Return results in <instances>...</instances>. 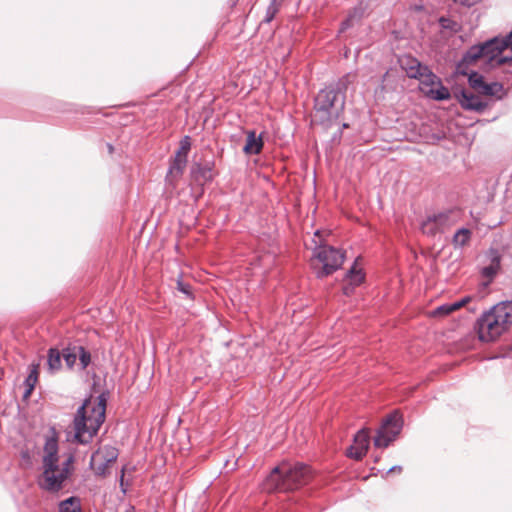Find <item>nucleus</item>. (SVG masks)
Listing matches in <instances>:
<instances>
[{"instance_id":"f257e3e1","label":"nucleus","mask_w":512,"mask_h":512,"mask_svg":"<svg viewBox=\"0 0 512 512\" xmlns=\"http://www.w3.org/2000/svg\"><path fill=\"white\" fill-rule=\"evenodd\" d=\"M73 462L74 457L72 455L60 460L57 439L53 436L48 438L43 451V472L39 478L40 487L49 492L61 490L73 473Z\"/></svg>"},{"instance_id":"f03ea898","label":"nucleus","mask_w":512,"mask_h":512,"mask_svg":"<svg viewBox=\"0 0 512 512\" xmlns=\"http://www.w3.org/2000/svg\"><path fill=\"white\" fill-rule=\"evenodd\" d=\"M312 477L310 466L299 462H282L267 476L263 488L269 493L290 492L308 484Z\"/></svg>"},{"instance_id":"7ed1b4c3","label":"nucleus","mask_w":512,"mask_h":512,"mask_svg":"<svg viewBox=\"0 0 512 512\" xmlns=\"http://www.w3.org/2000/svg\"><path fill=\"white\" fill-rule=\"evenodd\" d=\"M106 400L103 395L86 400L74 419L75 437L80 443H88L105 420Z\"/></svg>"},{"instance_id":"20e7f679","label":"nucleus","mask_w":512,"mask_h":512,"mask_svg":"<svg viewBox=\"0 0 512 512\" xmlns=\"http://www.w3.org/2000/svg\"><path fill=\"white\" fill-rule=\"evenodd\" d=\"M512 324V302L504 301L484 312L477 320L479 339L491 342L504 333Z\"/></svg>"},{"instance_id":"39448f33","label":"nucleus","mask_w":512,"mask_h":512,"mask_svg":"<svg viewBox=\"0 0 512 512\" xmlns=\"http://www.w3.org/2000/svg\"><path fill=\"white\" fill-rule=\"evenodd\" d=\"M345 259L342 250L329 245H320L315 248L312 266L318 278L326 277L341 268Z\"/></svg>"},{"instance_id":"423d86ee","label":"nucleus","mask_w":512,"mask_h":512,"mask_svg":"<svg viewBox=\"0 0 512 512\" xmlns=\"http://www.w3.org/2000/svg\"><path fill=\"white\" fill-rule=\"evenodd\" d=\"M402 416L393 412L383 421L374 438V445L378 448H386L395 440L402 429Z\"/></svg>"},{"instance_id":"0eeeda50","label":"nucleus","mask_w":512,"mask_h":512,"mask_svg":"<svg viewBox=\"0 0 512 512\" xmlns=\"http://www.w3.org/2000/svg\"><path fill=\"white\" fill-rule=\"evenodd\" d=\"M118 457V451L112 446H102L96 450L90 460L91 469L97 475H105L108 468Z\"/></svg>"},{"instance_id":"6e6552de","label":"nucleus","mask_w":512,"mask_h":512,"mask_svg":"<svg viewBox=\"0 0 512 512\" xmlns=\"http://www.w3.org/2000/svg\"><path fill=\"white\" fill-rule=\"evenodd\" d=\"M419 81L420 91L430 99L441 101L448 100L451 97L450 91L447 87H439V89H428L430 81H435L436 75L426 66V71H422L419 77H416Z\"/></svg>"},{"instance_id":"1a4fd4ad","label":"nucleus","mask_w":512,"mask_h":512,"mask_svg":"<svg viewBox=\"0 0 512 512\" xmlns=\"http://www.w3.org/2000/svg\"><path fill=\"white\" fill-rule=\"evenodd\" d=\"M450 225V214L439 213L428 216L427 219L422 222L421 230L426 235L434 236L437 233L444 232Z\"/></svg>"},{"instance_id":"9d476101","label":"nucleus","mask_w":512,"mask_h":512,"mask_svg":"<svg viewBox=\"0 0 512 512\" xmlns=\"http://www.w3.org/2000/svg\"><path fill=\"white\" fill-rule=\"evenodd\" d=\"M369 444V431L366 429L359 430L354 436L352 445L347 449V456L357 461L361 460L367 454Z\"/></svg>"},{"instance_id":"9b49d317","label":"nucleus","mask_w":512,"mask_h":512,"mask_svg":"<svg viewBox=\"0 0 512 512\" xmlns=\"http://www.w3.org/2000/svg\"><path fill=\"white\" fill-rule=\"evenodd\" d=\"M336 98L337 92L334 89L326 88L320 90L315 98V109L317 111L326 113L328 116H331Z\"/></svg>"},{"instance_id":"f8f14e48","label":"nucleus","mask_w":512,"mask_h":512,"mask_svg":"<svg viewBox=\"0 0 512 512\" xmlns=\"http://www.w3.org/2000/svg\"><path fill=\"white\" fill-rule=\"evenodd\" d=\"M365 280V273L361 268H357L356 263L347 272L345 277V285L343 286V293L349 296L353 293L355 287L362 284Z\"/></svg>"},{"instance_id":"ddd939ff","label":"nucleus","mask_w":512,"mask_h":512,"mask_svg":"<svg viewBox=\"0 0 512 512\" xmlns=\"http://www.w3.org/2000/svg\"><path fill=\"white\" fill-rule=\"evenodd\" d=\"M490 263L480 271L481 276L486 279L485 285H489L498 274L501 267V256L497 250H491L489 253Z\"/></svg>"},{"instance_id":"4468645a","label":"nucleus","mask_w":512,"mask_h":512,"mask_svg":"<svg viewBox=\"0 0 512 512\" xmlns=\"http://www.w3.org/2000/svg\"><path fill=\"white\" fill-rule=\"evenodd\" d=\"M401 68L406 72L409 78L419 77L422 71H426V65H423L418 59L406 55L399 60Z\"/></svg>"},{"instance_id":"2eb2a0df","label":"nucleus","mask_w":512,"mask_h":512,"mask_svg":"<svg viewBox=\"0 0 512 512\" xmlns=\"http://www.w3.org/2000/svg\"><path fill=\"white\" fill-rule=\"evenodd\" d=\"M470 301H471V297L466 296V297H463L462 299H460L458 301H455V302H452V303H445L443 305L438 306L434 310H432L430 312V315L432 317H435V318L436 317L448 316V315L452 314L453 312H455V311L461 309L462 307H464Z\"/></svg>"},{"instance_id":"dca6fc26","label":"nucleus","mask_w":512,"mask_h":512,"mask_svg":"<svg viewBox=\"0 0 512 512\" xmlns=\"http://www.w3.org/2000/svg\"><path fill=\"white\" fill-rule=\"evenodd\" d=\"M459 102L464 109L477 112H482L487 107V103L483 102L479 96L466 91L461 92Z\"/></svg>"},{"instance_id":"f3484780","label":"nucleus","mask_w":512,"mask_h":512,"mask_svg":"<svg viewBox=\"0 0 512 512\" xmlns=\"http://www.w3.org/2000/svg\"><path fill=\"white\" fill-rule=\"evenodd\" d=\"M246 135V144L243 147L244 153L248 155L260 154L264 145L262 135H257L254 130L247 131Z\"/></svg>"},{"instance_id":"a211bd4d","label":"nucleus","mask_w":512,"mask_h":512,"mask_svg":"<svg viewBox=\"0 0 512 512\" xmlns=\"http://www.w3.org/2000/svg\"><path fill=\"white\" fill-rule=\"evenodd\" d=\"M187 160L188 158L175 154L173 160L170 163L167 179L173 181L174 179L177 180L180 178L187 165Z\"/></svg>"},{"instance_id":"6ab92c4d","label":"nucleus","mask_w":512,"mask_h":512,"mask_svg":"<svg viewBox=\"0 0 512 512\" xmlns=\"http://www.w3.org/2000/svg\"><path fill=\"white\" fill-rule=\"evenodd\" d=\"M488 42H494L495 44L487 49H485L484 57L489 60H497L502 63L503 58H500L502 52L506 50V44L501 42V39L494 38L489 40Z\"/></svg>"},{"instance_id":"aec40b11","label":"nucleus","mask_w":512,"mask_h":512,"mask_svg":"<svg viewBox=\"0 0 512 512\" xmlns=\"http://www.w3.org/2000/svg\"><path fill=\"white\" fill-rule=\"evenodd\" d=\"M494 42H485L480 45H474L469 48L464 56V60L467 62H474L482 57H484L485 49L493 46Z\"/></svg>"},{"instance_id":"412c9836","label":"nucleus","mask_w":512,"mask_h":512,"mask_svg":"<svg viewBox=\"0 0 512 512\" xmlns=\"http://www.w3.org/2000/svg\"><path fill=\"white\" fill-rule=\"evenodd\" d=\"M39 368H40L39 364H35V363L31 364L30 373L25 380V385H26L27 389L24 393V398H28L31 395V393L38 381Z\"/></svg>"},{"instance_id":"4be33fe9","label":"nucleus","mask_w":512,"mask_h":512,"mask_svg":"<svg viewBox=\"0 0 512 512\" xmlns=\"http://www.w3.org/2000/svg\"><path fill=\"white\" fill-rule=\"evenodd\" d=\"M63 358L62 354L58 349L51 348L48 351V369L50 372L54 373L60 370L61 368V359Z\"/></svg>"},{"instance_id":"5701e85b","label":"nucleus","mask_w":512,"mask_h":512,"mask_svg":"<svg viewBox=\"0 0 512 512\" xmlns=\"http://www.w3.org/2000/svg\"><path fill=\"white\" fill-rule=\"evenodd\" d=\"M363 11L361 8H354L351 10L347 16V18L341 23L338 34L344 33L346 30L351 28L354 25L356 20L361 19Z\"/></svg>"},{"instance_id":"b1692460","label":"nucleus","mask_w":512,"mask_h":512,"mask_svg":"<svg viewBox=\"0 0 512 512\" xmlns=\"http://www.w3.org/2000/svg\"><path fill=\"white\" fill-rule=\"evenodd\" d=\"M80 500L76 497H70L62 501L59 505V512H80Z\"/></svg>"},{"instance_id":"393cba45","label":"nucleus","mask_w":512,"mask_h":512,"mask_svg":"<svg viewBox=\"0 0 512 512\" xmlns=\"http://www.w3.org/2000/svg\"><path fill=\"white\" fill-rule=\"evenodd\" d=\"M503 91V85L501 83H498V82H491V83H487V82H484L481 90H480V94H483V95H486V96H496V95H500Z\"/></svg>"},{"instance_id":"a878e982","label":"nucleus","mask_w":512,"mask_h":512,"mask_svg":"<svg viewBox=\"0 0 512 512\" xmlns=\"http://www.w3.org/2000/svg\"><path fill=\"white\" fill-rule=\"evenodd\" d=\"M192 173L196 180L202 179L204 181H211L213 178L212 167L210 165H197V167L193 169Z\"/></svg>"},{"instance_id":"bb28decb","label":"nucleus","mask_w":512,"mask_h":512,"mask_svg":"<svg viewBox=\"0 0 512 512\" xmlns=\"http://www.w3.org/2000/svg\"><path fill=\"white\" fill-rule=\"evenodd\" d=\"M470 237H471L470 230H468L466 228H461L455 233V235L453 237V243L455 245L463 246L469 241Z\"/></svg>"},{"instance_id":"cd10ccee","label":"nucleus","mask_w":512,"mask_h":512,"mask_svg":"<svg viewBox=\"0 0 512 512\" xmlns=\"http://www.w3.org/2000/svg\"><path fill=\"white\" fill-rule=\"evenodd\" d=\"M62 356H63V359L65 360L66 366L68 368H72L78 358L77 348L65 349L62 353Z\"/></svg>"},{"instance_id":"c85d7f7f","label":"nucleus","mask_w":512,"mask_h":512,"mask_svg":"<svg viewBox=\"0 0 512 512\" xmlns=\"http://www.w3.org/2000/svg\"><path fill=\"white\" fill-rule=\"evenodd\" d=\"M279 11V3L277 0H271L269 6L266 9L264 22L270 23Z\"/></svg>"},{"instance_id":"c756f323","label":"nucleus","mask_w":512,"mask_h":512,"mask_svg":"<svg viewBox=\"0 0 512 512\" xmlns=\"http://www.w3.org/2000/svg\"><path fill=\"white\" fill-rule=\"evenodd\" d=\"M191 138L190 136H184L180 141L179 149L176 151V155L188 158L189 151L191 149Z\"/></svg>"},{"instance_id":"7c9ffc66","label":"nucleus","mask_w":512,"mask_h":512,"mask_svg":"<svg viewBox=\"0 0 512 512\" xmlns=\"http://www.w3.org/2000/svg\"><path fill=\"white\" fill-rule=\"evenodd\" d=\"M469 85L476 90L477 92H480L483 84H484V78L479 73H471L468 78Z\"/></svg>"},{"instance_id":"2f4dec72","label":"nucleus","mask_w":512,"mask_h":512,"mask_svg":"<svg viewBox=\"0 0 512 512\" xmlns=\"http://www.w3.org/2000/svg\"><path fill=\"white\" fill-rule=\"evenodd\" d=\"M439 23H440V26L446 30L457 32L460 29V26L457 22H455L449 18H446V17H441L439 19Z\"/></svg>"},{"instance_id":"473e14b6","label":"nucleus","mask_w":512,"mask_h":512,"mask_svg":"<svg viewBox=\"0 0 512 512\" xmlns=\"http://www.w3.org/2000/svg\"><path fill=\"white\" fill-rule=\"evenodd\" d=\"M77 351H78V357L80 360L81 368L85 369L89 365L90 360H91L90 353L87 352L83 347H78Z\"/></svg>"},{"instance_id":"72a5a7b5","label":"nucleus","mask_w":512,"mask_h":512,"mask_svg":"<svg viewBox=\"0 0 512 512\" xmlns=\"http://www.w3.org/2000/svg\"><path fill=\"white\" fill-rule=\"evenodd\" d=\"M177 289L189 297L192 296L191 286L182 282L181 280L177 281Z\"/></svg>"},{"instance_id":"f704fd0d","label":"nucleus","mask_w":512,"mask_h":512,"mask_svg":"<svg viewBox=\"0 0 512 512\" xmlns=\"http://www.w3.org/2000/svg\"><path fill=\"white\" fill-rule=\"evenodd\" d=\"M119 484H120V488H121L123 495H126L127 487H126V483H125V466H123V468L121 470Z\"/></svg>"},{"instance_id":"c9c22d12","label":"nucleus","mask_w":512,"mask_h":512,"mask_svg":"<svg viewBox=\"0 0 512 512\" xmlns=\"http://www.w3.org/2000/svg\"><path fill=\"white\" fill-rule=\"evenodd\" d=\"M455 3H459L466 7H472L479 3L481 0H453Z\"/></svg>"},{"instance_id":"e433bc0d","label":"nucleus","mask_w":512,"mask_h":512,"mask_svg":"<svg viewBox=\"0 0 512 512\" xmlns=\"http://www.w3.org/2000/svg\"><path fill=\"white\" fill-rule=\"evenodd\" d=\"M428 85V89H439V87H445L437 75L435 81H430Z\"/></svg>"},{"instance_id":"4c0bfd02","label":"nucleus","mask_w":512,"mask_h":512,"mask_svg":"<svg viewBox=\"0 0 512 512\" xmlns=\"http://www.w3.org/2000/svg\"><path fill=\"white\" fill-rule=\"evenodd\" d=\"M401 470H402V468H401L400 466H394V467H392V468L389 470V472H393V471H398V472H400Z\"/></svg>"},{"instance_id":"58836bf2","label":"nucleus","mask_w":512,"mask_h":512,"mask_svg":"<svg viewBox=\"0 0 512 512\" xmlns=\"http://www.w3.org/2000/svg\"><path fill=\"white\" fill-rule=\"evenodd\" d=\"M350 74H347L346 76L343 77L342 81H346L348 82L349 81V78H350Z\"/></svg>"},{"instance_id":"ea45409f","label":"nucleus","mask_w":512,"mask_h":512,"mask_svg":"<svg viewBox=\"0 0 512 512\" xmlns=\"http://www.w3.org/2000/svg\"><path fill=\"white\" fill-rule=\"evenodd\" d=\"M107 147H108V151H109V153H112V152H113V150H114V149H113V146H112L111 144H108V145H107Z\"/></svg>"},{"instance_id":"a19ab883","label":"nucleus","mask_w":512,"mask_h":512,"mask_svg":"<svg viewBox=\"0 0 512 512\" xmlns=\"http://www.w3.org/2000/svg\"><path fill=\"white\" fill-rule=\"evenodd\" d=\"M319 235H320V231H316L315 236H319Z\"/></svg>"}]
</instances>
